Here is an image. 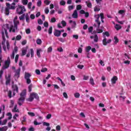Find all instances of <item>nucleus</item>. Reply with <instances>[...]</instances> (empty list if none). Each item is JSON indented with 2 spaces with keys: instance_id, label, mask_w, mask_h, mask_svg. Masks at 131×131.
I'll use <instances>...</instances> for the list:
<instances>
[{
  "instance_id": "nucleus-1",
  "label": "nucleus",
  "mask_w": 131,
  "mask_h": 131,
  "mask_svg": "<svg viewBox=\"0 0 131 131\" xmlns=\"http://www.w3.org/2000/svg\"><path fill=\"white\" fill-rule=\"evenodd\" d=\"M95 17L96 18L95 22L97 24V28L96 29V33H102L103 32V27H101V29H100V25H101V22L99 20V19H101V21L102 23H104V14L103 13H100V14H97L95 16Z\"/></svg>"
},
{
  "instance_id": "nucleus-2",
  "label": "nucleus",
  "mask_w": 131,
  "mask_h": 131,
  "mask_svg": "<svg viewBox=\"0 0 131 131\" xmlns=\"http://www.w3.org/2000/svg\"><path fill=\"white\" fill-rule=\"evenodd\" d=\"M5 32H2V38L3 41L2 45L3 46V50H4L5 52H7V46H6V36L7 38H9V35H8V31L7 29H4Z\"/></svg>"
},
{
  "instance_id": "nucleus-3",
  "label": "nucleus",
  "mask_w": 131,
  "mask_h": 131,
  "mask_svg": "<svg viewBox=\"0 0 131 131\" xmlns=\"http://www.w3.org/2000/svg\"><path fill=\"white\" fill-rule=\"evenodd\" d=\"M20 97L18 99V104L19 106H21L24 101H25V98H26V90H24L20 94Z\"/></svg>"
},
{
  "instance_id": "nucleus-4",
  "label": "nucleus",
  "mask_w": 131,
  "mask_h": 131,
  "mask_svg": "<svg viewBox=\"0 0 131 131\" xmlns=\"http://www.w3.org/2000/svg\"><path fill=\"white\" fill-rule=\"evenodd\" d=\"M7 8H5V14L6 15H8L10 14V10H15L16 8V4L15 3H13L11 5H10L9 3H6Z\"/></svg>"
},
{
  "instance_id": "nucleus-5",
  "label": "nucleus",
  "mask_w": 131,
  "mask_h": 131,
  "mask_svg": "<svg viewBox=\"0 0 131 131\" xmlns=\"http://www.w3.org/2000/svg\"><path fill=\"white\" fill-rule=\"evenodd\" d=\"M14 24V27L13 26H11L10 29L9 31L10 32H15L16 30L18 29V26L20 25V22L19 20H15L13 21Z\"/></svg>"
},
{
  "instance_id": "nucleus-6",
  "label": "nucleus",
  "mask_w": 131,
  "mask_h": 131,
  "mask_svg": "<svg viewBox=\"0 0 131 131\" xmlns=\"http://www.w3.org/2000/svg\"><path fill=\"white\" fill-rule=\"evenodd\" d=\"M26 11L25 9V7L22 5H18L17 8L16 9V12L17 14L19 15H22L24 12Z\"/></svg>"
},
{
  "instance_id": "nucleus-7",
  "label": "nucleus",
  "mask_w": 131,
  "mask_h": 131,
  "mask_svg": "<svg viewBox=\"0 0 131 131\" xmlns=\"http://www.w3.org/2000/svg\"><path fill=\"white\" fill-rule=\"evenodd\" d=\"M34 98L36 99V100H38L39 97H38V95H37V94L33 93L30 94V97L28 98V101H29V102H32V101H33Z\"/></svg>"
},
{
  "instance_id": "nucleus-8",
  "label": "nucleus",
  "mask_w": 131,
  "mask_h": 131,
  "mask_svg": "<svg viewBox=\"0 0 131 131\" xmlns=\"http://www.w3.org/2000/svg\"><path fill=\"white\" fill-rule=\"evenodd\" d=\"M31 76V74L29 73H25V79L27 80V83L28 84H30L31 83V80H30V77Z\"/></svg>"
},
{
  "instance_id": "nucleus-9",
  "label": "nucleus",
  "mask_w": 131,
  "mask_h": 131,
  "mask_svg": "<svg viewBox=\"0 0 131 131\" xmlns=\"http://www.w3.org/2000/svg\"><path fill=\"white\" fill-rule=\"evenodd\" d=\"M10 63H11V60L10 59V57H8L7 60L5 62L3 69H7V68H9L10 66Z\"/></svg>"
},
{
  "instance_id": "nucleus-10",
  "label": "nucleus",
  "mask_w": 131,
  "mask_h": 131,
  "mask_svg": "<svg viewBox=\"0 0 131 131\" xmlns=\"http://www.w3.org/2000/svg\"><path fill=\"white\" fill-rule=\"evenodd\" d=\"M0 115H1V117H0V123H1V124L2 125H5V124H6V123H7V122H8V120L5 119L4 120H3V122H2V121H1V119H3V118L4 117H5V113L3 112V113H2V112H0Z\"/></svg>"
},
{
  "instance_id": "nucleus-11",
  "label": "nucleus",
  "mask_w": 131,
  "mask_h": 131,
  "mask_svg": "<svg viewBox=\"0 0 131 131\" xmlns=\"http://www.w3.org/2000/svg\"><path fill=\"white\" fill-rule=\"evenodd\" d=\"M21 71V68H18L17 70L15 71L14 77L18 79L20 77V72Z\"/></svg>"
},
{
  "instance_id": "nucleus-12",
  "label": "nucleus",
  "mask_w": 131,
  "mask_h": 131,
  "mask_svg": "<svg viewBox=\"0 0 131 131\" xmlns=\"http://www.w3.org/2000/svg\"><path fill=\"white\" fill-rule=\"evenodd\" d=\"M111 41H112L111 39H109L108 40H107L106 38H104L102 40L103 45H104V46H107V44L110 43V42H111Z\"/></svg>"
},
{
  "instance_id": "nucleus-13",
  "label": "nucleus",
  "mask_w": 131,
  "mask_h": 131,
  "mask_svg": "<svg viewBox=\"0 0 131 131\" xmlns=\"http://www.w3.org/2000/svg\"><path fill=\"white\" fill-rule=\"evenodd\" d=\"M118 15H120L122 18H123L125 15V10H120L118 11Z\"/></svg>"
},
{
  "instance_id": "nucleus-14",
  "label": "nucleus",
  "mask_w": 131,
  "mask_h": 131,
  "mask_svg": "<svg viewBox=\"0 0 131 131\" xmlns=\"http://www.w3.org/2000/svg\"><path fill=\"white\" fill-rule=\"evenodd\" d=\"M54 35H55V36L59 37V36H61V32L59 30H55L54 32Z\"/></svg>"
},
{
  "instance_id": "nucleus-15",
  "label": "nucleus",
  "mask_w": 131,
  "mask_h": 131,
  "mask_svg": "<svg viewBox=\"0 0 131 131\" xmlns=\"http://www.w3.org/2000/svg\"><path fill=\"white\" fill-rule=\"evenodd\" d=\"M12 86L14 91L13 95L14 96H15V93H18V86H17L16 85H14L13 84L12 85Z\"/></svg>"
},
{
  "instance_id": "nucleus-16",
  "label": "nucleus",
  "mask_w": 131,
  "mask_h": 131,
  "mask_svg": "<svg viewBox=\"0 0 131 131\" xmlns=\"http://www.w3.org/2000/svg\"><path fill=\"white\" fill-rule=\"evenodd\" d=\"M90 38L93 39L94 38V40L95 42H98V40H99V37H98L97 35H94V36H91Z\"/></svg>"
},
{
  "instance_id": "nucleus-17",
  "label": "nucleus",
  "mask_w": 131,
  "mask_h": 131,
  "mask_svg": "<svg viewBox=\"0 0 131 131\" xmlns=\"http://www.w3.org/2000/svg\"><path fill=\"white\" fill-rule=\"evenodd\" d=\"M6 84H9L11 82V74H9L8 76H6Z\"/></svg>"
},
{
  "instance_id": "nucleus-18",
  "label": "nucleus",
  "mask_w": 131,
  "mask_h": 131,
  "mask_svg": "<svg viewBox=\"0 0 131 131\" xmlns=\"http://www.w3.org/2000/svg\"><path fill=\"white\" fill-rule=\"evenodd\" d=\"M117 79H118V78L117 76H114L111 79L112 83L115 84V83H116V81H117Z\"/></svg>"
},
{
  "instance_id": "nucleus-19",
  "label": "nucleus",
  "mask_w": 131,
  "mask_h": 131,
  "mask_svg": "<svg viewBox=\"0 0 131 131\" xmlns=\"http://www.w3.org/2000/svg\"><path fill=\"white\" fill-rule=\"evenodd\" d=\"M72 17L74 19H76L78 17V14L77 13V10H75L72 14Z\"/></svg>"
},
{
  "instance_id": "nucleus-20",
  "label": "nucleus",
  "mask_w": 131,
  "mask_h": 131,
  "mask_svg": "<svg viewBox=\"0 0 131 131\" xmlns=\"http://www.w3.org/2000/svg\"><path fill=\"white\" fill-rule=\"evenodd\" d=\"M41 52H42V49L39 48L37 49V56L39 57L40 58V53H41Z\"/></svg>"
},
{
  "instance_id": "nucleus-21",
  "label": "nucleus",
  "mask_w": 131,
  "mask_h": 131,
  "mask_svg": "<svg viewBox=\"0 0 131 131\" xmlns=\"http://www.w3.org/2000/svg\"><path fill=\"white\" fill-rule=\"evenodd\" d=\"M102 34H103V37L104 39L106 38V36L108 37L110 35V34H109V32H108L107 31L103 32Z\"/></svg>"
},
{
  "instance_id": "nucleus-22",
  "label": "nucleus",
  "mask_w": 131,
  "mask_h": 131,
  "mask_svg": "<svg viewBox=\"0 0 131 131\" xmlns=\"http://www.w3.org/2000/svg\"><path fill=\"white\" fill-rule=\"evenodd\" d=\"M12 112H19V109L17 108V105H15L14 108L12 110Z\"/></svg>"
},
{
  "instance_id": "nucleus-23",
  "label": "nucleus",
  "mask_w": 131,
  "mask_h": 131,
  "mask_svg": "<svg viewBox=\"0 0 131 131\" xmlns=\"http://www.w3.org/2000/svg\"><path fill=\"white\" fill-rule=\"evenodd\" d=\"M115 29H116V30H120V29H121L122 27H121V26H120V25L116 24L115 26Z\"/></svg>"
},
{
  "instance_id": "nucleus-24",
  "label": "nucleus",
  "mask_w": 131,
  "mask_h": 131,
  "mask_svg": "<svg viewBox=\"0 0 131 131\" xmlns=\"http://www.w3.org/2000/svg\"><path fill=\"white\" fill-rule=\"evenodd\" d=\"M3 58V56L2 55V47L0 45V66H1L2 64H1V62H2V59Z\"/></svg>"
},
{
  "instance_id": "nucleus-25",
  "label": "nucleus",
  "mask_w": 131,
  "mask_h": 131,
  "mask_svg": "<svg viewBox=\"0 0 131 131\" xmlns=\"http://www.w3.org/2000/svg\"><path fill=\"white\" fill-rule=\"evenodd\" d=\"M90 83L92 84V85H94L95 84V82H94V79L93 77H91L90 79Z\"/></svg>"
},
{
  "instance_id": "nucleus-26",
  "label": "nucleus",
  "mask_w": 131,
  "mask_h": 131,
  "mask_svg": "<svg viewBox=\"0 0 131 131\" xmlns=\"http://www.w3.org/2000/svg\"><path fill=\"white\" fill-rule=\"evenodd\" d=\"M28 115H29V116H31V117H34V116H35V114H34V113L28 112Z\"/></svg>"
},
{
  "instance_id": "nucleus-27",
  "label": "nucleus",
  "mask_w": 131,
  "mask_h": 131,
  "mask_svg": "<svg viewBox=\"0 0 131 131\" xmlns=\"http://www.w3.org/2000/svg\"><path fill=\"white\" fill-rule=\"evenodd\" d=\"M30 53H31V58H33V57L34 56V51H33V49H30Z\"/></svg>"
},
{
  "instance_id": "nucleus-28",
  "label": "nucleus",
  "mask_w": 131,
  "mask_h": 131,
  "mask_svg": "<svg viewBox=\"0 0 131 131\" xmlns=\"http://www.w3.org/2000/svg\"><path fill=\"white\" fill-rule=\"evenodd\" d=\"M91 50H92V47L91 46H88L86 47L85 51L87 53H89Z\"/></svg>"
},
{
  "instance_id": "nucleus-29",
  "label": "nucleus",
  "mask_w": 131,
  "mask_h": 131,
  "mask_svg": "<svg viewBox=\"0 0 131 131\" xmlns=\"http://www.w3.org/2000/svg\"><path fill=\"white\" fill-rule=\"evenodd\" d=\"M21 38H22V36L20 35H18L16 37H15V40H20Z\"/></svg>"
},
{
  "instance_id": "nucleus-30",
  "label": "nucleus",
  "mask_w": 131,
  "mask_h": 131,
  "mask_svg": "<svg viewBox=\"0 0 131 131\" xmlns=\"http://www.w3.org/2000/svg\"><path fill=\"white\" fill-rule=\"evenodd\" d=\"M49 34H52L53 33V27H50L48 31Z\"/></svg>"
},
{
  "instance_id": "nucleus-31",
  "label": "nucleus",
  "mask_w": 131,
  "mask_h": 131,
  "mask_svg": "<svg viewBox=\"0 0 131 131\" xmlns=\"http://www.w3.org/2000/svg\"><path fill=\"white\" fill-rule=\"evenodd\" d=\"M8 129L7 126H4L3 127L0 128V131H6Z\"/></svg>"
},
{
  "instance_id": "nucleus-32",
  "label": "nucleus",
  "mask_w": 131,
  "mask_h": 131,
  "mask_svg": "<svg viewBox=\"0 0 131 131\" xmlns=\"http://www.w3.org/2000/svg\"><path fill=\"white\" fill-rule=\"evenodd\" d=\"M22 3L24 6H26L28 4V0H22Z\"/></svg>"
},
{
  "instance_id": "nucleus-33",
  "label": "nucleus",
  "mask_w": 131,
  "mask_h": 131,
  "mask_svg": "<svg viewBox=\"0 0 131 131\" xmlns=\"http://www.w3.org/2000/svg\"><path fill=\"white\" fill-rule=\"evenodd\" d=\"M14 100L10 101V108H13V107H14Z\"/></svg>"
},
{
  "instance_id": "nucleus-34",
  "label": "nucleus",
  "mask_w": 131,
  "mask_h": 131,
  "mask_svg": "<svg viewBox=\"0 0 131 131\" xmlns=\"http://www.w3.org/2000/svg\"><path fill=\"white\" fill-rule=\"evenodd\" d=\"M58 40L60 41V42H65L66 40L63 38H58Z\"/></svg>"
},
{
  "instance_id": "nucleus-35",
  "label": "nucleus",
  "mask_w": 131,
  "mask_h": 131,
  "mask_svg": "<svg viewBox=\"0 0 131 131\" xmlns=\"http://www.w3.org/2000/svg\"><path fill=\"white\" fill-rule=\"evenodd\" d=\"M44 4H45V5H46L47 6H49V4H51V1L49 0H45Z\"/></svg>"
},
{
  "instance_id": "nucleus-36",
  "label": "nucleus",
  "mask_w": 131,
  "mask_h": 131,
  "mask_svg": "<svg viewBox=\"0 0 131 131\" xmlns=\"http://www.w3.org/2000/svg\"><path fill=\"white\" fill-rule=\"evenodd\" d=\"M7 116H8V119H9V120L12 119V113H7Z\"/></svg>"
},
{
  "instance_id": "nucleus-37",
  "label": "nucleus",
  "mask_w": 131,
  "mask_h": 131,
  "mask_svg": "<svg viewBox=\"0 0 131 131\" xmlns=\"http://www.w3.org/2000/svg\"><path fill=\"white\" fill-rule=\"evenodd\" d=\"M52 51H53V48H52V47H50L49 48H48L47 50L48 53H52Z\"/></svg>"
},
{
  "instance_id": "nucleus-38",
  "label": "nucleus",
  "mask_w": 131,
  "mask_h": 131,
  "mask_svg": "<svg viewBox=\"0 0 131 131\" xmlns=\"http://www.w3.org/2000/svg\"><path fill=\"white\" fill-rule=\"evenodd\" d=\"M75 98H78L80 97V94L78 93H76L74 94Z\"/></svg>"
},
{
  "instance_id": "nucleus-39",
  "label": "nucleus",
  "mask_w": 131,
  "mask_h": 131,
  "mask_svg": "<svg viewBox=\"0 0 131 131\" xmlns=\"http://www.w3.org/2000/svg\"><path fill=\"white\" fill-rule=\"evenodd\" d=\"M69 23L73 24V27H75V26L76 25V23L75 21H73L72 20H70Z\"/></svg>"
},
{
  "instance_id": "nucleus-40",
  "label": "nucleus",
  "mask_w": 131,
  "mask_h": 131,
  "mask_svg": "<svg viewBox=\"0 0 131 131\" xmlns=\"http://www.w3.org/2000/svg\"><path fill=\"white\" fill-rule=\"evenodd\" d=\"M37 45H41V39H37L36 40Z\"/></svg>"
},
{
  "instance_id": "nucleus-41",
  "label": "nucleus",
  "mask_w": 131,
  "mask_h": 131,
  "mask_svg": "<svg viewBox=\"0 0 131 131\" xmlns=\"http://www.w3.org/2000/svg\"><path fill=\"white\" fill-rule=\"evenodd\" d=\"M100 11V8L98 7V6H96L94 8V11L95 12H99Z\"/></svg>"
},
{
  "instance_id": "nucleus-42",
  "label": "nucleus",
  "mask_w": 131,
  "mask_h": 131,
  "mask_svg": "<svg viewBox=\"0 0 131 131\" xmlns=\"http://www.w3.org/2000/svg\"><path fill=\"white\" fill-rule=\"evenodd\" d=\"M114 39L115 43H117V42H118L119 40H118V38H117V37L115 36L114 38Z\"/></svg>"
},
{
  "instance_id": "nucleus-43",
  "label": "nucleus",
  "mask_w": 131,
  "mask_h": 131,
  "mask_svg": "<svg viewBox=\"0 0 131 131\" xmlns=\"http://www.w3.org/2000/svg\"><path fill=\"white\" fill-rule=\"evenodd\" d=\"M66 4V2H65V1H61L60 2V5L61 6H65Z\"/></svg>"
},
{
  "instance_id": "nucleus-44",
  "label": "nucleus",
  "mask_w": 131,
  "mask_h": 131,
  "mask_svg": "<svg viewBox=\"0 0 131 131\" xmlns=\"http://www.w3.org/2000/svg\"><path fill=\"white\" fill-rule=\"evenodd\" d=\"M43 125L44 126H50V123H47L46 122H43Z\"/></svg>"
},
{
  "instance_id": "nucleus-45",
  "label": "nucleus",
  "mask_w": 131,
  "mask_h": 131,
  "mask_svg": "<svg viewBox=\"0 0 131 131\" xmlns=\"http://www.w3.org/2000/svg\"><path fill=\"white\" fill-rule=\"evenodd\" d=\"M45 12L47 14H49V12H50V10H49V7H47L46 8H45Z\"/></svg>"
},
{
  "instance_id": "nucleus-46",
  "label": "nucleus",
  "mask_w": 131,
  "mask_h": 131,
  "mask_svg": "<svg viewBox=\"0 0 131 131\" xmlns=\"http://www.w3.org/2000/svg\"><path fill=\"white\" fill-rule=\"evenodd\" d=\"M26 52H27L26 49L23 50L22 51V56H25V55H26Z\"/></svg>"
},
{
  "instance_id": "nucleus-47",
  "label": "nucleus",
  "mask_w": 131,
  "mask_h": 131,
  "mask_svg": "<svg viewBox=\"0 0 131 131\" xmlns=\"http://www.w3.org/2000/svg\"><path fill=\"white\" fill-rule=\"evenodd\" d=\"M81 8H82L81 5H78L76 7V10L79 11V10H81Z\"/></svg>"
},
{
  "instance_id": "nucleus-48",
  "label": "nucleus",
  "mask_w": 131,
  "mask_h": 131,
  "mask_svg": "<svg viewBox=\"0 0 131 131\" xmlns=\"http://www.w3.org/2000/svg\"><path fill=\"white\" fill-rule=\"evenodd\" d=\"M18 52V47H14V50L13 51V53L15 54V53H17Z\"/></svg>"
},
{
  "instance_id": "nucleus-49",
  "label": "nucleus",
  "mask_w": 131,
  "mask_h": 131,
  "mask_svg": "<svg viewBox=\"0 0 131 131\" xmlns=\"http://www.w3.org/2000/svg\"><path fill=\"white\" fill-rule=\"evenodd\" d=\"M8 97L11 99L12 98V91H8Z\"/></svg>"
},
{
  "instance_id": "nucleus-50",
  "label": "nucleus",
  "mask_w": 131,
  "mask_h": 131,
  "mask_svg": "<svg viewBox=\"0 0 131 131\" xmlns=\"http://www.w3.org/2000/svg\"><path fill=\"white\" fill-rule=\"evenodd\" d=\"M31 6H32V3L31 2H29L28 4V8L30 9H31Z\"/></svg>"
},
{
  "instance_id": "nucleus-51",
  "label": "nucleus",
  "mask_w": 131,
  "mask_h": 131,
  "mask_svg": "<svg viewBox=\"0 0 131 131\" xmlns=\"http://www.w3.org/2000/svg\"><path fill=\"white\" fill-rule=\"evenodd\" d=\"M6 45L8 50H10V43H9V41H6Z\"/></svg>"
},
{
  "instance_id": "nucleus-52",
  "label": "nucleus",
  "mask_w": 131,
  "mask_h": 131,
  "mask_svg": "<svg viewBox=\"0 0 131 131\" xmlns=\"http://www.w3.org/2000/svg\"><path fill=\"white\" fill-rule=\"evenodd\" d=\"M63 96L66 99H68V95H67V93L66 92H64L63 93Z\"/></svg>"
},
{
  "instance_id": "nucleus-53",
  "label": "nucleus",
  "mask_w": 131,
  "mask_h": 131,
  "mask_svg": "<svg viewBox=\"0 0 131 131\" xmlns=\"http://www.w3.org/2000/svg\"><path fill=\"white\" fill-rule=\"evenodd\" d=\"M86 4L88 8H92V3H88V2H86Z\"/></svg>"
},
{
  "instance_id": "nucleus-54",
  "label": "nucleus",
  "mask_w": 131,
  "mask_h": 131,
  "mask_svg": "<svg viewBox=\"0 0 131 131\" xmlns=\"http://www.w3.org/2000/svg\"><path fill=\"white\" fill-rule=\"evenodd\" d=\"M18 59H19V55H16L15 59V63H17V62H18Z\"/></svg>"
},
{
  "instance_id": "nucleus-55",
  "label": "nucleus",
  "mask_w": 131,
  "mask_h": 131,
  "mask_svg": "<svg viewBox=\"0 0 131 131\" xmlns=\"http://www.w3.org/2000/svg\"><path fill=\"white\" fill-rule=\"evenodd\" d=\"M34 124L35 125H39V124H41V123H38V122H37V121H34Z\"/></svg>"
},
{
  "instance_id": "nucleus-56",
  "label": "nucleus",
  "mask_w": 131,
  "mask_h": 131,
  "mask_svg": "<svg viewBox=\"0 0 131 131\" xmlns=\"http://www.w3.org/2000/svg\"><path fill=\"white\" fill-rule=\"evenodd\" d=\"M37 6L38 7H40V6H41V1H39L37 3Z\"/></svg>"
},
{
  "instance_id": "nucleus-57",
  "label": "nucleus",
  "mask_w": 131,
  "mask_h": 131,
  "mask_svg": "<svg viewBox=\"0 0 131 131\" xmlns=\"http://www.w3.org/2000/svg\"><path fill=\"white\" fill-rule=\"evenodd\" d=\"M38 24H39L40 25H41V24H43V21H42V20L41 19H38Z\"/></svg>"
},
{
  "instance_id": "nucleus-58",
  "label": "nucleus",
  "mask_w": 131,
  "mask_h": 131,
  "mask_svg": "<svg viewBox=\"0 0 131 131\" xmlns=\"http://www.w3.org/2000/svg\"><path fill=\"white\" fill-rule=\"evenodd\" d=\"M80 116H81V117H82V118H84L85 117V115H84V113H81L80 114Z\"/></svg>"
},
{
  "instance_id": "nucleus-59",
  "label": "nucleus",
  "mask_w": 131,
  "mask_h": 131,
  "mask_svg": "<svg viewBox=\"0 0 131 131\" xmlns=\"http://www.w3.org/2000/svg\"><path fill=\"white\" fill-rule=\"evenodd\" d=\"M43 25L45 26V27H49V23H48V22L45 21L43 24Z\"/></svg>"
},
{
  "instance_id": "nucleus-60",
  "label": "nucleus",
  "mask_w": 131,
  "mask_h": 131,
  "mask_svg": "<svg viewBox=\"0 0 131 131\" xmlns=\"http://www.w3.org/2000/svg\"><path fill=\"white\" fill-rule=\"evenodd\" d=\"M61 24H62V26H66V25H67L66 21L62 20L61 21Z\"/></svg>"
},
{
  "instance_id": "nucleus-61",
  "label": "nucleus",
  "mask_w": 131,
  "mask_h": 131,
  "mask_svg": "<svg viewBox=\"0 0 131 131\" xmlns=\"http://www.w3.org/2000/svg\"><path fill=\"white\" fill-rule=\"evenodd\" d=\"M77 67L79 68V69H82V68H83L84 66H83V65L78 64L77 66Z\"/></svg>"
},
{
  "instance_id": "nucleus-62",
  "label": "nucleus",
  "mask_w": 131,
  "mask_h": 131,
  "mask_svg": "<svg viewBox=\"0 0 131 131\" xmlns=\"http://www.w3.org/2000/svg\"><path fill=\"white\" fill-rule=\"evenodd\" d=\"M57 51H58V52H60L61 53V52H63V48H62V47L58 48L57 49Z\"/></svg>"
},
{
  "instance_id": "nucleus-63",
  "label": "nucleus",
  "mask_w": 131,
  "mask_h": 131,
  "mask_svg": "<svg viewBox=\"0 0 131 131\" xmlns=\"http://www.w3.org/2000/svg\"><path fill=\"white\" fill-rule=\"evenodd\" d=\"M83 79L84 80H88V79H89V76H83Z\"/></svg>"
},
{
  "instance_id": "nucleus-64",
  "label": "nucleus",
  "mask_w": 131,
  "mask_h": 131,
  "mask_svg": "<svg viewBox=\"0 0 131 131\" xmlns=\"http://www.w3.org/2000/svg\"><path fill=\"white\" fill-rule=\"evenodd\" d=\"M89 32H92L93 31V27H90L88 28Z\"/></svg>"
}]
</instances>
